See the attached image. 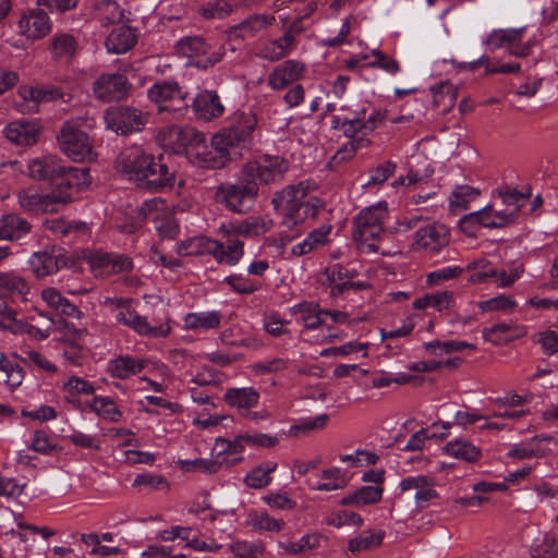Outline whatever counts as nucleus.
Returning a JSON list of instances; mask_svg holds the SVG:
<instances>
[{"label":"nucleus","instance_id":"38","mask_svg":"<svg viewBox=\"0 0 558 558\" xmlns=\"http://www.w3.org/2000/svg\"><path fill=\"white\" fill-rule=\"evenodd\" d=\"M277 469V463L274 461H266L258 466L252 469L245 476V484L255 489L264 488L271 482L270 474Z\"/></svg>","mask_w":558,"mask_h":558},{"label":"nucleus","instance_id":"8","mask_svg":"<svg viewBox=\"0 0 558 558\" xmlns=\"http://www.w3.org/2000/svg\"><path fill=\"white\" fill-rule=\"evenodd\" d=\"M105 122L107 128L117 134L129 135L142 131L146 118L136 108L118 105L106 110Z\"/></svg>","mask_w":558,"mask_h":558},{"label":"nucleus","instance_id":"42","mask_svg":"<svg viewBox=\"0 0 558 558\" xmlns=\"http://www.w3.org/2000/svg\"><path fill=\"white\" fill-rule=\"evenodd\" d=\"M219 312L192 313L185 317V325L191 329H210L220 325Z\"/></svg>","mask_w":558,"mask_h":558},{"label":"nucleus","instance_id":"11","mask_svg":"<svg viewBox=\"0 0 558 558\" xmlns=\"http://www.w3.org/2000/svg\"><path fill=\"white\" fill-rule=\"evenodd\" d=\"M162 138L174 154H185L186 157L191 148L206 142L205 134L191 125H171L162 132Z\"/></svg>","mask_w":558,"mask_h":558},{"label":"nucleus","instance_id":"6","mask_svg":"<svg viewBox=\"0 0 558 558\" xmlns=\"http://www.w3.org/2000/svg\"><path fill=\"white\" fill-rule=\"evenodd\" d=\"M57 140L60 149L74 161H85L93 158V146L89 136L75 122H64Z\"/></svg>","mask_w":558,"mask_h":558},{"label":"nucleus","instance_id":"40","mask_svg":"<svg viewBox=\"0 0 558 558\" xmlns=\"http://www.w3.org/2000/svg\"><path fill=\"white\" fill-rule=\"evenodd\" d=\"M322 535L318 533L304 535L300 541H282L279 547L288 555H298L306 549H314L319 546Z\"/></svg>","mask_w":558,"mask_h":558},{"label":"nucleus","instance_id":"44","mask_svg":"<svg viewBox=\"0 0 558 558\" xmlns=\"http://www.w3.org/2000/svg\"><path fill=\"white\" fill-rule=\"evenodd\" d=\"M385 536V532L379 531L373 533L372 531H364L361 535L352 538L349 542V549L352 553H359L361 550H369L380 546Z\"/></svg>","mask_w":558,"mask_h":558},{"label":"nucleus","instance_id":"33","mask_svg":"<svg viewBox=\"0 0 558 558\" xmlns=\"http://www.w3.org/2000/svg\"><path fill=\"white\" fill-rule=\"evenodd\" d=\"M444 451L449 456L465 461L468 463H475L482 457V450L478 447L474 446L473 444L466 440L461 439L449 441L444 447Z\"/></svg>","mask_w":558,"mask_h":558},{"label":"nucleus","instance_id":"55","mask_svg":"<svg viewBox=\"0 0 558 558\" xmlns=\"http://www.w3.org/2000/svg\"><path fill=\"white\" fill-rule=\"evenodd\" d=\"M179 464L186 471L197 470L209 474L218 472L221 466V462L207 459L181 460Z\"/></svg>","mask_w":558,"mask_h":558},{"label":"nucleus","instance_id":"23","mask_svg":"<svg viewBox=\"0 0 558 558\" xmlns=\"http://www.w3.org/2000/svg\"><path fill=\"white\" fill-rule=\"evenodd\" d=\"M275 22L274 15L253 14L228 31L229 38L253 37Z\"/></svg>","mask_w":558,"mask_h":558},{"label":"nucleus","instance_id":"54","mask_svg":"<svg viewBox=\"0 0 558 558\" xmlns=\"http://www.w3.org/2000/svg\"><path fill=\"white\" fill-rule=\"evenodd\" d=\"M0 369L7 374V384L12 388H15L21 385L24 371L19 364H13L5 360V356L1 354L0 356Z\"/></svg>","mask_w":558,"mask_h":558},{"label":"nucleus","instance_id":"46","mask_svg":"<svg viewBox=\"0 0 558 558\" xmlns=\"http://www.w3.org/2000/svg\"><path fill=\"white\" fill-rule=\"evenodd\" d=\"M312 201L303 202V199L296 205V207L290 208L289 220L293 223H298L299 221H303L306 218H316L319 209L323 207V204L318 198H314Z\"/></svg>","mask_w":558,"mask_h":558},{"label":"nucleus","instance_id":"2","mask_svg":"<svg viewBox=\"0 0 558 558\" xmlns=\"http://www.w3.org/2000/svg\"><path fill=\"white\" fill-rule=\"evenodd\" d=\"M257 116L252 110H238L228 120V126L217 135L233 151L250 150L253 133L257 129Z\"/></svg>","mask_w":558,"mask_h":558},{"label":"nucleus","instance_id":"19","mask_svg":"<svg viewBox=\"0 0 558 558\" xmlns=\"http://www.w3.org/2000/svg\"><path fill=\"white\" fill-rule=\"evenodd\" d=\"M195 114L205 121H210L223 114L225 107L218 94L214 90H204L193 100Z\"/></svg>","mask_w":558,"mask_h":558},{"label":"nucleus","instance_id":"5","mask_svg":"<svg viewBox=\"0 0 558 558\" xmlns=\"http://www.w3.org/2000/svg\"><path fill=\"white\" fill-rule=\"evenodd\" d=\"M289 161L279 155H262L253 161L246 162L242 170L246 178L259 184H274L283 180L289 171Z\"/></svg>","mask_w":558,"mask_h":558},{"label":"nucleus","instance_id":"61","mask_svg":"<svg viewBox=\"0 0 558 558\" xmlns=\"http://www.w3.org/2000/svg\"><path fill=\"white\" fill-rule=\"evenodd\" d=\"M515 302L506 295H498L478 303L483 312L507 311L513 308Z\"/></svg>","mask_w":558,"mask_h":558},{"label":"nucleus","instance_id":"50","mask_svg":"<svg viewBox=\"0 0 558 558\" xmlns=\"http://www.w3.org/2000/svg\"><path fill=\"white\" fill-rule=\"evenodd\" d=\"M435 107L444 106V110L450 109L456 101V89L450 83H441L432 87Z\"/></svg>","mask_w":558,"mask_h":558},{"label":"nucleus","instance_id":"27","mask_svg":"<svg viewBox=\"0 0 558 558\" xmlns=\"http://www.w3.org/2000/svg\"><path fill=\"white\" fill-rule=\"evenodd\" d=\"M105 44L109 52L124 53L136 44V34L132 27L119 25L110 32Z\"/></svg>","mask_w":558,"mask_h":558},{"label":"nucleus","instance_id":"36","mask_svg":"<svg viewBox=\"0 0 558 558\" xmlns=\"http://www.w3.org/2000/svg\"><path fill=\"white\" fill-rule=\"evenodd\" d=\"M0 292L4 295H26L29 286L25 278L13 270L0 271Z\"/></svg>","mask_w":558,"mask_h":558},{"label":"nucleus","instance_id":"49","mask_svg":"<svg viewBox=\"0 0 558 558\" xmlns=\"http://www.w3.org/2000/svg\"><path fill=\"white\" fill-rule=\"evenodd\" d=\"M452 299V292L444 291L435 294H426L423 298L416 299L413 302V307L416 310H424L426 307H435L439 311L447 308Z\"/></svg>","mask_w":558,"mask_h":558},{"label":"nucleus","instance_id":"34","mask_svg":"<svg viewBox=\"0 0 558 558\" xmlns=\"http://www.w3.org/2000/svg\"><path fill=\"white\" fill-rule=\"evenodd\" d=\"M58 159L53 156L35 159L27 165V174L35 180L52 183Z\"/></svg>","mask_w":558,"mask_h":558},{"label":"nucleus","instance_id":"51","mask_svg":"<svg viewBox=\"0 0 558 558\" xmlns=\"http://www.w3.org/2000/svg\"><path fill=\"white\" fill-rule=\"evenodd\" d=\"M371 145L368 137L361 136L359 140L349 141L343 144L331 158L332 162H343L352 159L356 151L361 148H366Z\"/></svg>","mask_w":558,"mask_h":558},{"label":"nucleus","instance_id":"45","mask_svg":"<svg viewBox=\"0 0 558 558\" xmlns=\"http://www.w3.org/2000/svg\"><path fill=\"white\" fill-rule=\"evenodd\" d=\"M90 408L101 417L110 422L120 421L122 413L109 397H95Z\"/></svg>","mask_w":558,"mask_h":558},{"label":"nucleus","instance_id":"53","mask_svg":"<svg viewBox=\"0 0 558 558\" xmlns=\"http://www.w3.org/2000/svg\"><path fill=\"white\" fill-rule=\"evenodd\" d=\"M510 330H512V326L509 324H496L489 328L483 329V338L485 341H488L494 345L506 344L512 340V338L505 336Z\"/></svg>","mask_w":558,"mask_h":558},{"label":"nucleus","instance_id":"10","mask_svg":"<svg viewBox=\"0 0 558 558\" xmlns=\"http://www.w3.org/2000/svg\"><path fill=\"white\" fill-rule=\"evenodd\" d=\"M150 166L138 187L154 193L173 189L177 181V169L169 167L162 155L154 156Z\"/></svg>","mask_w":558,"mask_h":558},{"label":"nucleus","instance_id":"3","mask_svg":"<svg viewBox=\"0 0 558 558\" xmlns=\"http://www.w3.org/2000/svg\"><path fill=\"white\" fill-rule=\"evenodd\" d=\"M241 156L240 151H233L226 142L221 143V138L217 134L211 137L210 146L205 143L197 144L187 153V159L192 165L207 169L225 168Z\"/></svg>","mask_w":558,"mask_h":558},{"label":"nucleus","instance_id":"7","mask_svg":"<svg viewBox=\"0 0 558 558\" xmlns=\"http://www.w3.org/2000/svg\"><path fill=\"white\" fill-rule=\"evenodd\" d=\"M154 155L146 153L142 147L133 145L123 148L114 160L118 172L128 175L140 186L146 171L151 167Z\"/></svg>","mask_w":558,"mask_h":558},{"label":"nucleus","instance_id":"4","mask_svg":"<svg viewBox=\"0 0 558 558\" xmlns=\"http://www.w3.org/2000/svg\"><path fill=\"white\" fill-rule=\"evenodd\" d=\"M387 207L379 203L363 209L354 219L353 239L360 244H366L368 251L378 252L379 247L369 241L376 240L383 233V222L387 217Z\"/></svg>","mask_w":558,"mask_h":558},{"label":"nucleus","instance_id":"29","mask_svg":"<svg viewBox=\"0 0 558 558\" xmlns=\"http://www.w3.org/2000/svg\"><path fill=\"white\" fill-rule=\"evenodd\" d=\"M225 400L243 413L258 403L259 393L252 387L230 388L225 393Z\"/></svg>","mask_w":558,"mask_h":558},{"label":"nucleus","instance_id":"41","mask_svg":"<svg viewBox=\"0 0 558 558\" xmlns=\"http://www.w3.org/2000/svg\"><path fill=\"white\" fill-rule=\"evenodd\" d=\"M331 230L330 226H323L318 229L310 232L307 238L293 247L292 252L294 255L302 256L310 253L313 248H315L319 244H324L327 240V235Z\"/></svg>","mask_w":558,"mask_h":558},{"label":"nucleus","instance_id":"64","mask_svg":"<svg viewBox=\"0 0 558 558\" xmlns=\"http://www.w3.org/2000/svg\"><path fill=\"white\" fill-rule=\"evenodd\" d=\"M396 171V163L392 161H386L384 165H379L371 171L369 181L366 185L381 184Z\"/></svg>","mask_w":558,"mask_h":558},{"label":"nucleus","instance_id":"17","mask_svg":"<svg viewBox=\"0 0 558 558\" xmlns=\"http://www.w3.org/2000/svg\"><path fill=\"white\" fill-rule=\"evenodd\" d=\"M39 131L36 122L20 120L9 123L4 129V135L15 145L31 146L37 143Z\"/></svg>","mask_w":558,"mask_h":558},{"label":"nucleus","instance_id":"26","mask_svg":"<svg viewBox=\"0 0 558 558\" xmlns=\"http://www.w3.org/2000/svg\"><path fill=\"white\" fill-rule=\"evenodd\" d=\"M307 186L303 182L296 185H288L280 192H277L272 197V205L276 210H282L289 218L290 208L296 207V205L306 196Z\"/></svg>","mask_w":558,"mask_h":558},{"label":"nucleus","instance_id":"12","mask_svg":"<svg viewBox=\"0 0 558 558\" xmlns=\"http://www.w3.org/2000/svg\"><path fill=\"white\" fill-rule=\"evenodd\" d=\"M130 88L126 76L120 73L102 74L93 84L95 97L106 102L124 98Z\"/></svg>","mask_w":558,"mask_h":558},{"label":"nucleus","instance_id":"48","mask_svg":"<svg viewBox=\"0 0 558 558\" xmlns=\"http://www.w3.org/2000/svg\"><path fill=\"white\" fill-rule=\"evenodd\" d=\"M480 195V191L469 185L458 186L451 194L450 207L456 209H469L471 201Z\"/></svg>","mask_w":558,"mask_h":558},{"label":"nucleus","instance_id":"31","mask_svg":"<svg viewBox=\"0 0 558 558\" xmlns=\"http://www.w3.org/2000/svg\"><path fill=\"white\" fill-rule=\"evenodd\" d=\"M218 246L214 248L213 256L219 264L235 265L244 253V243L231 236H228L226 244L218 241Z\"/></svg>","mask_w":558,"mask_h":558},{"label":"nucleus","instance_id":"58","mask_svg":"<svg viewBox=\"0 0 558 558\" xmlns=\"http://www.w3.org/2000/svg\"><path fill=\"white\" fill-rule=\"evenodd\" d=\"M374 61L369 62V66L379 68L390 74H396L400 70L399 62L392 57L379 51L373 50Z\"/></svg>","mask_w":558,"mask_h":558},{"label":"nucleus","instance_id":"57","mask_svg":"<svg viewBox=\"0 0 558 558\" xmlns=\"http://www.w3.org/2000/svg\"><path fill=\"white\" fill-rule=\"evenodd\" d=\"M535 342H537L546 355H554L558 353V333L554 330L541 331L535 335Z\"/></svg>","mask_w":558,"mask_h":558},{"label":"nucleus","instance_id":"21","mask_svg":"<svg viewBox=\"0 0 558 558\" xmlns=\"http://www.w3.org/2000/svg\"><path fill=\"white\" fill-rule=\"evenodd\" d=\"M341 110L345 112L342 117V125H340V131L343 135L350 138V141L359 140L361 136L367 137L368 132L364 130L366 108L359 106L356 109L351 110L344 106L341 107Z\"/></svg>","mask_w":558,"mask_h":558},{"label":"nucleus","instance_id":"35","mask_svg":"<svg viewBox=\"0 0 558 558\" xmlns=\"http://www.w3.org/2000/svg\"><path fill=\"white\" fill-rule=\"evenodd\" d=\"M215 247H219L218 241L207 236H196L180 244L178 253L183 256L214 255Z\"/></svg>","mask_w":558,"mask_h":558},{"label":"nucleus","instance_id":"13","mask_svg":"<svg viewBox=\"0 0 558 558\" xmlns=\"http://www.w3.org/2000/svg\"><path fill=\"white\" fill-rule=\"evenodd\" d=\"M71 264V258L60 250L36 252L28 259L31 271L36 278L51 276Z\"/></svg>","mask_w":558,"mask_h":558},{"label":"nucleus","instance_id":"16","mask_svg":"<svg viewBox=\"0 0 558 558\" xmlns=\"http://www.w3.org/2000/svg\"><path fill=\"white\" fill-rule=\"evenodd\" d=\"M448 230L442 225H428L415 232L413 248L438 252L448 245Z\"/></svg>","mask_w":558,"mask_h":558},{"label":"nucleus","instance_id":"14","mask_svg":"<svg viewBox=\"0 0 558 558\" xmlns=\"http://www.w3.org/2000/svg\"><path fill=\"white\" fill-rule=\"evenodd\" d=\"M90 182L89 168L63 166L58 161L54 177L51 185L61 191L60 196H63V190L78 189ZM70 194H64V196Z\"/></svg>","mask_w":558,"mask_h":558},{"label":"nucleus","instance_id":"56","mask_svg":"<svg viewBox=\"0 0 558 558\" xmlns=\"http://www.w3.org/2000/svg\"><path fill=\"white\" fill-rule=\"evenodd\" d=\"M476 220L480 227L497 229L496 220L494 218V207L492 205H487L486 207L465 215L464 222Z\"/></svg>","mask_w":558,"mask_h":558},{"label":"nucleus","instance_id":"25","mask_svg":"<svg viewBox=\"0 0 558 558\" xmlns=\"http://www.w3.org/2000/svg\"><path fill=\"white\" fill-rule=\"evenodd\" d=\"M31 231L32 225L15 214H8L0 218V241H19Z\"/></svg>","mask_w":558,"mask_h":558},{"label":"nucleus","instance_id":"60","mask_svg":"<svg viewBox=\"0 0 558 558\" xmlns=\"http://www.w3.org/2000/svg\"><path fill=\"white\" fill-rule=\"evenodd\" d=\"M328 420V414H320L312 420H306L298 425H293L290 428V434L293 436H299L300 433H308L314 429H322L326 426Z\"/></svg>","mask_w":558,"mask_h":558},{"label":"nucleus","instance_id":"37","mask_svg":"<svg viewBox=\"0 0 558 558\" xmlns=\"http://www.w3.org/2000/svg\"><path fill=\"white\" fill-rule=\"evenodd\" d=\"M524 28H509L494 31L486 39L485 44L493 49H499L507 46L509 50L518 46L522 40Z\"/></svg>","mask_w":558,"mask_h":558},{"label":"nucleus","instance_id":"39","mask_svg":"<svg viewBox=\"0 0 558 558\" xmlns=\"http://www.w3.org/2000/svg\"><path fill=\"white\" fill-rule=\"evenodd\" d=\"M209 46L203 37L187 36L179 40L175 45L178 54L186 58H193L207 53Z\"/></svg>","mask_w":558,"mask_h":558},{"label":"nucleus","instance_id":"20","mask_svg":"<svg viewBox=\"0 0 558 558\" xmlns=\"http://www.w3.org/2000/svg\"><path fill=\"white\" fill-rule=\"evenodd\" d=\"M19 26L24 35L32 39H40L51 31L48 14L41 9H35L20 20Z\"/></svg>","mask_w":558,"mask_h":558},{"label":"nucleus","instance_id":"59","mask_svg":"<svg viewBox=\"0 0 558 558\" xmlns=\"http://www.w3.org/2000/svg\"><path fill=\"white\" fill-rule=\"evenodd\" d=\"M252 525L255 529H258L260 531H276L279 532L282 526L284 525V522L282 520H277L275 518H271L266 512L256 513L252 518Z\"/></svg>","mask_w":558,"mask_h":558},{"label":"nucleus","instance_id":"9","mask_svg":"<svg viewBox=\"0 0 558 558\" xmlns=\"http://www.w3.org/2000/svg\"><path fill=\"white\" fill-rule=\"evenodd\" d=\"M147 97L157 104L159 112H178L187 108L186 93L174 81L156 82L148 88Z\"/></svg>","mask_w":558,"mask_h":558},{"label":"nucleus","instance_id":"32","mask_svg":"<svg viewBox=\"0 0 558 558\" xmlns=\"http://www.w3.org/2000/svg\"><path fill=\"white\" fill-rule=\"evenodd\" d=\"M384 488L374 486H363L352 494L343 497L340 500L342 506L362 507L366 505H374L380 501Z\"/></svg>","mask_w":558,"mask_h":558},{"label":"nucleus","instance_id":"1","mask_svg":"<svg viewBox=\"0 0 558 558\" xmlns=\"http://www.w3.org/2000/svg\"><path fill=\"white\" fill-rule=\"evenodd\" d=\"M258 191V183L246 178L242 170L234 183H221L217 187L216 198L232 213L246 214L254 207Z\"/></svg>","mask_w":558,"mask_h":558},{"label":"nucleus","instance_id":"43","mask_svg":"<svg viewBox=\"0 0 558 558\" xmlns=\"http://www.w3.org/2000/svg\"><path fill=\"white\" fill-rule=\"evenodd\" d=\"M498 196L502 199V203L507 206L508 210L514 213V215L519 217L520 209L531 196V191L529 189L526 193H523L517 189H510L507 186L505 190L498 191Z\"/></svg>","mask_w":558,"mask_h":558},{"label":"nucleus","instance_id":"22","mask_svg":"<svg viewBox=\"0 0 558 558\" xmlns=\"http://www.w3.org/2000/svg\"><path fill=\"white\" fill-rule=\"evenodd\" d=\"M271 227V221H266L262 217L247 219L241 222L223 223L219 231L226 235L241 234L245 236H258L266 233Z\"/></svg>","mask_w":558,"mask_h":558},{"label":"nucleus","instance_id":"18","mask_svg":"<svg viewBox=\"0 0 558 558\" xmlns=\"http://www.w3.org/2000/svg\"><path fill=\"white\" fill-rule=\"evenodd\" d=\"M70 196H60L56 194L40 195L32 190L22 191L19 193V203L26 211H53L50 208L56 203H68Z\"/></svg>","mask_w":558,"mask_h":558},{"label":"nucleus","instance_id":"52","mask_svg":"<svg viewBox=\"0 0 558 558\" xmlns=\"http://www.w3.org/2000/svg\"><path fill=\"white\" fill-rule=\"evenodd\" d=\"M44 226L54 235L62 238L68 236L71 232L82 230L85 227L84 223L66 221L63 218H47L44 220Z\"/></svg>","mask_w":558,"mask_h":558},{"label":"nucleus","instance_id":"47","mask_svg":"<svg viewBox=\"0 0 558 558\" xmlns=\"http://www.w3.org/2000/svg\"><path fill=\"white\" fill-rule=\"evenodd\" d=\"M133 487H136L142 490H168L169 489V483L166 480L165 476L159 474H151V473H142L138 474L134 482Z\"/></svg>","mask_w":558,"mask_h":558},{"label":"nucleus","instance_id":"63","mask_svg":"<svg viewBox=\"0 0 558 558\" xmlns=\"http://www.w3.org/2000/svg\"><path fill=\"white\" fill-rule=\"evenodd\" d=\"M463 271H464V268L459 267V266L445 267V268H441V269L430 272L427 276V282L429 284H438L440 281L460 277L463 274Z\"/></svg>","mask_w":558,"mask_h":558},{"label":"nucleus","instance_id":"62","mask_svg":"<svg viewBox=\"0 0 558 558\" xmlns=\"http://www.w3.org/2000/svg\"><path fill=\"white\" fill-rule=\"evenodd\" d=\"M534 558H558V539L546 537L542 544L532 549Z\"/></svg>","mask_w":558,"mask_h":558},{"label":"nucleus","instance_id":"24","mask_svg":"<svg viewBox=\"0 0 558 558\" xmlns=\"http://www.w3.org/2000/svg\"><path fill=\"white\" fill-rule=\"evenodd\" d=\"M117 319L142 335L151 337H166L169 333V327L165 328L163 326H150L146 317L140 316L135 311L132 310L118 313Z\"/></svg>","mask_w":558,"mask_h":558},{"label":"nucleus","instance_id":"28","mask_svg":"<svg viewBox=\"0 0 558 558\" xmlns=\"http://www.w3.org/2000/svg\"><path fill=\"white\" fill-rule=\"evenodd\" d=\"M146 365V360L135 359L130 355H120L110 361L109 371L113 377L126 379L142 372Z\"/></svg>","mask_w":558,"mask_h":558},{"label":"nucleus","instance_id":"30","mask_svg":"<svg viewBox=\"0 0 558 558\" xmlns=\"http://www.w3.org/2000/svg\"><path fill=\"white\" fill-rule=\"evenodd\" d=\"M77 50V40L72 34H56L51 38L49 51L54 60H70Z\"/></svg>","mask_w":558,"mask_h":558},{"label":"nucleus","instance_id":"15","mask_svg":"<svg viewBox=\"0 0 558 558\" xmlns=\"http://www.w3.org/2000/svg\"><path fill=\"white\" fill-rule=\"evenodd\" d=\"M305 71V65L296 60H287L276 66L268 75V85L274 90H282L300 81Z\"/></svg>","mask_w":558,"mask_h":558}]
</instances>
